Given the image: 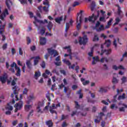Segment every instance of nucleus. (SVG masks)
Instances as JSON below:
<instances>
[{"label":"nucleus","instance_id":"1","mask_svg":"<svg viewBox=\"0 0 127 127\" xmlns=\"http://www.w3.org/2000/svg\"><path fill=\"white\" fill-rule=\"evenodd\" d=\"M24 109L26 112H30L27 118L28 120H29L30 116H33V112H34V111L32 110V105L28 104L26 105L24 107Z\"/></svg>","mask_w":127,"mask_h":127},{"label":"nucleus","instance_id":"2","mask_svg":"<svg viewBox=\"0 0 127 127\" xmlns=\"http://www.w3.org/2000/svg\"><path fill=\"white\" fill-rule=\"evenodd\" d=\"M78 41L80 45H86L87 42H88V38L86 35H84L82 38L79 37Z\"/></svg>","mask_w":127,"mask_h":127},{"label":"nucleus","instance_id":"3","mask_svg":"<svg viewBox=\"0 0 127 127\" xmlns=\"http://www.w3.org/2000/svg\"><path fill=\"white\" fill-rule=\"evenodd\" d=\"M97 18H98V16H95L94 14H92V16H89V18H85L84 22L85 23L88 22V21L95 22V20H97Z\"/></svg>","mask_w":127,"mask_h":127},{"label":"nucleus","instance_id":"4","mask_svg":"<svg viewBox=\"0 0 127 127\" xmlns=\"http://www.w3.org/2000/svg\"><path fill=\"white\" fill-rule=\"evenodd\" d=\"M63 62L68 66V69H72V70H75V67H76V65L75 64H73L71 65V63L70 61L66 59H64L63 60Z\"/></svg>","mask_w":127,"mask_h":127},{"label":"nucleus","instance_id":"5","mask_svg":"<svg viewBox=\"0 0 127 127\" xmlns=\"http://www.w3.org/2000/svg\"><path fill=\"white\" fill-rule=\"evenodd\" d=\"M14 66H15V70H16V75L17 76H20V72H21L20 68L17 66L16 64H15V63H13V64L10 65V67H11V68H13V67Z\"/></svg>","mask_w":127,"mask_h":127},{"label":"nucleus","instance_id":"6","mask_svg":"<svg viewBox=\"0 0 127 127\" xmlns=\"http://www.w3.org/2000/svg\"><path fill=\"white\" fill-rule=\"evenodd\" d=\"M14 107L15 108V113L17 112V111H19V110H21V109L23 107V102H22V101H20L19 102L16 103L14 105Z\"/></svg>","mask_w":127,"mask_h":127},{"label":"nucleus","instance_id":"7","mask_svg":"<svg viewBox=\"0 0 127 127\" xmlns=\"http://www.w3.org/2000/svg\"><path fill=\"white\" fill-rule=\"evenodd\" d=\"M43 107H44V102H39L37 107V111L38 113H40V114H42V113H43V111L41 110V108Z\"/></svg>","mask_w":127,"mask_h":127},{"label":"nucleus","instance_id":"8","mask_svg":"<svg viewBox=\"0 0 127 127\" xmlns=\"http://www.w3.org/2000/svg\"><path fill=\"white\" fill-rule=\"evenodd\" d=\"M48 52L49 54H50L51 56L52 55H54V57H56V56H58V52H57V51L52 49L51 48L48 49Z\"/></svg>","mask_w":127,"mask_h":127},{"label":"nucleus","instance_id":"9","mask_svg":"<svg viewBox=\"0 0 127 127\" xmlns=\"http://www.w3.org/2000/svg\"><path fill=\"white\" fill-rule=\"evenodd\" d=\"M119 106L121 107L119 108L120 112H125V111H126V109L127 108V105H126L125 103H123L122 102H120L119 103Z\"/></svg>","mask_w":127,"mask_h":127},{"label":"nucleus","instance_id":"10","mask_svg":"<svg viewBox=\"0 0 127 127\" xmlns=\"http://www.w3.org/2000/svg\"><path fill=\"white\" fill-rule=\"evenodd\" d=\"M5 25H3L0 26V34L2 36V40L3 41L5 40V37L3 35V32H4V27Z\"/></svg>","mask_w":127,"mask_h":127},{"label":"nucleus","instance_id":"11","mask_svg":"<svg viewBox=\"0 0 127 127\" xmlns=\"http://www.w3.org/2000/svg\"><path fill=\"white\" fill-rule=\"evenodd\" d=\"M8 10L7 9H5L4 11L0 15V19L1 20H3L4 17L6 16V15H8Z\"/></svg>","mask_w":127,"mask_h":127},{"label":"nucleus","instance_id":"12","mask_svg":"<svg viewBox=\"0 0 127 127\" xmlns=\"http://www.w3.org/2000/svg\"><path fill=\"white\" fill-rule=\"evenodd\" d=\"M105 116L103 112L100 113L97 117V119H95L94 122L96 124H99L101 122V120H102V117Z\"/></svg>","mask_w":127,"mask_h":127},{"label":"nucleus","instance_id":"13","mask_svg":"<svg viewBox=\"0 0 127 127\" xmlns=\"http://www.w3.org/2000/svg\"><path fill=\"white\" fill-rule=\"evenodd\" d=\"M92 59H93V61L92 62V65H96L97 62H101V60H100V58L98 56L93 57Z\"/></svg>","mask_w":127,"mask_h":127},{"label":"nucleus","instance_id":"14","mask_svg":"<svg viewBox=\"0 0 127 127\" xmlns=\"http://www.w3.org/2000/svg\"><path fill=\"white\" fill-rule=\"evenodd\" d=\"M6 79H7V74L6 73L4 74L2 76H0V81L3 83L6 82Z\"/></svg>","mask_w":127,"mask_h":127},{"label":"nucleus","instance_id":"15","mask_svg":"<svg viewBox=\"0 0 127 127\" xmlns=\"http://www.w3.org/2000/svg\"><path fill=\"white\" fill-rule=\"evenodd\" d=\"M116 6H117L118 8V15H119V16H120V17H123V16H124V13H123V11H122V10H121V7L120 6V5H119V4H117Z\"/></svg>","mask_w":127,"mask_h":127},{"label":"nucleus","instance_id":"16","mask_svg":"<svg viewBox=\"0 0 127 127\" xmlns=\"http://www.w3.org/2000/svg\"><path fill=\"white\" fill-rule=\"evenodd\" d=\"M56 109H57V107L55 105V104H53L52 106L50 107V112L51 114H57L56 111H55Z\"/></svg>","mask_w":127,"mask_h":127},{"label":"nucleus","instance_id":"17","mask_svg":"<svg viewBox=\"0 0 127 127\" xmlns=\"http://www.w3.org/2000/svg\"><path fill=\"white\" fill-rule=\"evenodd\" d=\"M70 46H66L64 48V49H67V53H68V55L70 57L69 59L72 60V53L71 52V48H70Z\"/></svg>","mask_w":127,"mask_h":127},{"label":"nucleus","instance_id":"18","mask_svg":"<svg viewBox=\"0 0 127 127\" xmlns=\"http://www.w3.org/2000/svg\"><path fill=\"white\" fill-rule=\"evenodd\" d=\"M99 93H107L108 92V87H101L98 90Z\"/></svg>","mask_w":127,"mask_h":127},{"label":"nucleus","instance_id":"19","mask_svg":"<svg viewBox=\"0 0 127 127\" xmlns=\"http://www.w3.org/2000/svg\"><path fill=\"white\" fill-rule=\"evenodd\" d=\"M82 16H79V23H78L77 24V25H76V28L77 29V30H80V29H81V24L82 23Z\"/></svg>","mask_w":127,"mask_h":127},{"label":"nucleus","instance_id":"20","mask_svg":"<svg viewBox=\"0 0 127 127\" xmlns=\"http://www.w3.org/2000/svg\"><path fill=\"white\" fill-rule=\"evenodd\" d=\"M40 44H41V45H45L46 44V38L40 37Z\"/></svg>","mask_w":127,"mask_h":127},{"label":"nucleus","instance_id":"21","mask_svg":"<svg viewBox=\"0 0 127 127\" xmlns=\"http://www.w3.org/2000/svg\"><path fill=\"white\" fill-rule=\"evenodd\" d=\"M99 47V45L95 44L93 47H92L91 49V52L88 53L89 56H90V57H92L93 56V52H94V49L95 47Z\"/></svg>","mask_w":127,"mask_h":127},{"label":"nucleus","instance_id":"22","mask_svg":"<svg viewBox=\"0 0 127 127\" xmlns=\"http://www.w3.org/2000/svg\"><path fill=\"white\" fill-rule=\"evenodd\" d=\"M112 52V50L109 49V50H105L104 51H102V53H101V55L102 56L104 53H105L106 55H109V54H111Z\"/></svg>","mask_w":127,"mask_h":127},{"label":"nucleus","instance_id":"23","mask_svg":"<svg viewBox=\"0 0 127 127\" xmlns=\"http://www.w3.org/2000/svg\"><path fill=\"white\" fill-rule=\"evenodd\" d=\"M33 58H34L35 60L34 61V65L35 66L37 64H38V62H39V60L40 59V57H39V56L38 57H36L35 58H32V59H33Z\"/></svg>","mask_w":127,"mask_h":127},{"label":"nucleus","instance_id":"24","mask_svg":"<svg viewBox=\"0 0 127 127\" xmlns=\"http://www.w3.org/2000/svg\"><path fill=\"white\" fill-rule=\"evenodd\" d=\"M46 126H48V127H53V122L52 120H49L46 122Z\"/></svg>","mask_w":127,"mask_h":127},{"label":"nucleus","instance_id":"25","mask_svg":"<svg viewBox=\"0 0 127 127\" xmlns=\"http://www.w3.org/2000/svg\"><path fill=\"white\" fill-rule=\"evenodd\" d=\"M62 20H63V16L59 17L55 19V21H56L57 23L59 24H61Z\"/></svg>","mask_w":127,"mask_h":127},{"label":"nucleus","instance_id":"26","mask_svg":"<svg viewBox=\"0 0 127 127\" xmlns=\"http://www.w3.org/2000/svg\"><path fill=\"white\" fill-rule=\"evenodd\" d=\"M6 0V5L8 9H10V4H11V1L10 0Z\"/></svg>","mask_w":127,"mask_h":127},{"label":"nucleus","instance_id":"27","mask_svg":"<svg viewBox=\"0 0 127 127\" xmlns=\"http://www.w3.org/2000/svg\"><path fill=\"white\" fill-rule=\"evenodd\" d=\"M53 27V24H52V22H49L47 25V28H48V29H49V31H51V29H52Z\"/></svg>","mask_w":127,"mask_h":127},{"label":"nucleus","instance_id":"28","mask_svg":"<svg viewBox=\"0 0 127 127\" xmlns=\"http://www.w3.org/2000/svg\"><path fill=\"white\" fill-rule=\"evenodd\" d=\"M100 62H101V63H104V62H106V63H108V62H109V59L106 57H103L101 59Z\"/></svg>","mask_w":127,"mask_h":127},{"label":"nucleus","instance_id":"29","mask_svg":"<svg viewBox=\"0 0 127 127\" xmlns=\"http://www.w3.org/2000/svg\"><path fill=\"white\" fill-rule=\"evenodd\" d=\"M26 64L28 69H31L32 68V65H31V63H30V61H27Z\"/></svg>","mask_w":127,"mask_h":127},{"label":"nucleus","instance_id":"30","mask_svg":"<svg viewBox=\"0 0 127 127\" xmlns=\"http://www.w3.org/2000/svg\"><path fill=\"white\" fill-rule=\"evenodd\" d=\"M126 99V94L123 93L122 95H120L118 98V101L120 100H125Z\"/></svg>","mask_w":127,"mask_h":127},{"label":"nucleus","instance_id":"31","mask_svg":"<svg viewBox=\"0 0 127 127\" xmlns=\"http://www.w3.org/2000/svg\"><path fill=\"white\" fill-rule=\"evenodd\" d=\"M7 111H12L13 110V107L9 104H7V106L5 107Z\"/></svg>","mask_w":127,"mask_h":127},{"label":"nucleus","instance_id":"32","mask_svg":"<svg viewBox=\"0 0 127 127\" xmlns=\"http://www.w3.org/2000/svg\"><path fill=\"white\" fill-rule=\"evenodd\" d=\"M12 90H13L14 95H16V91H19V88L17 86H14L12 88Z\"/></svg>","mask_w":127,"mask_h":127},{"label":"nucleus","instance_id":"33","mask_svg":"<svg viewBox=\"0 0 127 127\" xmlns=\"http://www.w3.org/2000/svg\"><path fill=\"white\" fill-rule=\"evenodd\" d=\"M40 71H36L35 74V78L36 80H37L38 79L39 77H40Z\"/></svg>","mask_w":127,"mask_h":127},{"label":"nucleus","instance_id":"34","mask_svg":"<svg viewBox=\"0 0 127 127\" xmlns=\"http://www.w3.org/2000/svg\"><path fill=\"white\" fill-rule=\"evenodd\" d=\"M112 21H113V19L111 18L108 22L107 25L105 26V28L108 29L110 28V26L112 25Z\"/></svg>","mask_w":127,"mask_h":127},{"label":"nucleus","instance_id":"35","mask_svg":"<svg viewBox=\"0 0 127 127\" xmlns=\"http://www.w3.org/2000/svg\"><path fill=\"white\" fill-rule=\"evenodd\" d=\"M75 103V108L76 110H79L80 109V105L77 101H74Z\"/></svg>","mask_w":127,"mask_h":127},{"label":"nucleus","instance_id":"36","mask_svg":"<svg viewBox=\"0 0 127 127\" xmlns=\"http://www.w3.org/2000/svg\"><path fill=\"white\" fill-rule=\"evenodd\" d=\"M34 18L35 21H37V22H38L40 24H44V22L43 21L37 19L36 17H35Z\"/></svg>","mask_w":127,"mask_h":127},{"label":"nucleus","instance_id":"37","mask_svg":"<svg viewBox=\"0 0 127 127\" xmlns=\"http://www.w3.org/2000/svg\"><path fill=\"white\" fill-rule=\"evenodd\" d=\"M116 22L114 23V25H117V24H119V23L121 21V19L119 17H117L115 19Z\"/></svg>","mask_w":127,"mask_h":127},{"label":"nucleus","instance_id":"38","mask_svg":"<svg viewBox=\"0 0 127 127\" xmlns=\"http://www.w3.org/2000/svg\"><path fill=\"white\" fill-rule=\"evenodd\" d=\"M104 44H106L107 47H109L110 45H111V40H107L105 41V43Z\"/></svg>","mask_w":127,"mask_h":127},{"label":"nucleus","instance_id":"39","mask_svg":"<svg viewBox=\"0 0 127 127\" xmlns=\"http://www.w3.org/2000/svg\"><path fill=\"white\" fill-rule=\"evenodd\" d=\"M112 83H113V84H118V83H119V80L116 79L115 77H113Z\"/></svg>","mask_w":127,"mask_h":127},{"label":"nucleus","instance_id":"40","mask_svg":"<svg viewBox=\"0 0 127 127\" xmlns=\"http://www.w3.org/2000/svg\"><path fill=\"white\" fill-rule=\"evenodd\" d=\"M95 2L93 1L90 6V8L92 11L94 10V9L95 8Z\"/></svg>","mask_w":127,"mask_h":127},{"label":"nucleus","instance_id":"41","mask_svg":"<svg viewBox=\"0 0 127 127\" xmlns=\"http://www.w3.org/2000/svg\"><path fill=\"white\" fill-rule=\"evenodd\" d=\"M121 80L122 81V84L126 83V82H127V77L123 76L121 78Z\"/></svg>","mask_w":127,"mask_h":127},{"label":"nucleus","instance_id":"42","mask_svg":"<svg viewBox=\"0 0 127 127\" xmlns=\"http://www.w3.org/2000/svg\"><path fill=\"white\" fill-rule=\"evenodd\" d=\"M104 25H101L98 29H96V30L97 31H102V30H104Z\"/></svg>","mask_w":127,"mask_h":127},{"label":"nucleus","instance_id":"43","mask_svg":"<svg viewBox=\"0 0 127 127\" xmlns=\"http://www.w3.org/2000/svg\"><path fill=\"white\" fill-rule=\"evenodd\" d=\"M69 27H70V24L69 23H66V27L65 29V31L66 32L68 31V29H69Z\"/></svg>","mask_w":127,"mask_h":127},{"label":"nucleus","instance_id":"44","mask_svg":"<svg viewBox=\"0 0 127 127\" xmlns=\"http://www.w3.org/2000/svg\"><path fill=\"white\" fill-rule=\"evenodd\" d=\"M99 41V37L97 35H94V37L93 38V41Z\"/></svg>","mask_w":127,"mask_h":127},{"label":"nucleus","instance_id":"45","mask_svg":"<svg viewBox=\"0 0 127 127\" xmlns=\"http://www.w3.org/2000/svg\"><path fill=\"white\" fill-rule=\"evenodd\" d=\"M90 83V81L89 80H85L84 82H83L82 84L84 86H86V85H88Z\"/></svg>","mask_w":127,"mask_h":127},{"label":"nucleus","instance_id":"46","mask_svg":"<svg viewBox=\"0 0 127 127\" xmlns=\"http://www.w3.org/2000/svg\"><path fill=\"white\" fill-rule=\"evenodd\" d=\"M113 45L117 49V47H118V44H117V40L114 39V41L113 42Z\"/></svg>","mask_w":127,"mask_h":127},{"label":"nucleus","instance_id":"47","mask_svg":"<svg viewBox=\"0 0 127 127\" xmlns=\"http://www.w3.org/2000/svg\"><path fill=\"white\" fill-rule=\"evenodd\" d=\"M27 92H28V89L27 88H24V89L23 91V94L24 95H27Z\"/></svg>","mask_w":127,"mask_h":127},{"label":"nucleus","instance_id":"48","mask_svg":"<svg viewBox=\"0 0 127 127\" xmlns=\"http://www.w3.org/2000/svg\"><path fill=\"white\" fill-rule=\"evenodd\" d=\"M29 100H35V96H34V95H30V96L29 97Z\"/></svg>","mask_w":127,"mask_h":127},{"label":"nucleus","instance_id":"49","mask_svg":"<svg viewBox=\"0 0 127 127\" xmlns=\"http://www.w3.org/2000/svg\"><path fill=\"white\" fill-rule=\"evenodd\" d=\"M19 1L22 3V4H24L25 3H27V0H19Z\"/></svg>","mask_w":127,"mask_h":127},{"label":"nucleus","instance_id":"50","mask_svg":"<svg viewBox=\"0 0 127 127\" xmlns=\"http://www.w3.org/2000/svg\"><path fill=\"white\" fill-rule=\"evenodd\" d=\"M112 68L114 70H119V66H117V65H114L112 66Z\"/></svg>","mask_w":127,"mask_h":127},{"label":"nucleus","instance_id":"51","mask_svg":"<svg viewBox=\"0 0 127 127\" xmlns=\"http://www.w3.org/2000/svg\"><path fill=\"white\" fill-rule=\"evenodd\" d=\"M19 54L20 55H22V54H23V52H22V49H21V48H19Z\"/></svg>","mask_w":127,"mask_h":127},{"label":"nucleus","instance_id":"52","mask_svg":"<svg viewBox=\"0 0 127 127\" xmlns=\"http://www.w3.org/2000/svg\"><path fill=\"white\" fill-rule=\"evenodd\" d=\"M87 102L88 103H94V101H93L90 97L87 98Z\"/></svg>","mask_w":127,"mask_h":127},{"label":"nucleus","instance_id":"53","mask_svg":"<svg viewBox=\"0 0 127 127\" xmlns=\"http://www.w3.org/2000/svg\"><path fill=\"white\" fill-rule=\"evenodd\" d=\"M79 69H80V66H79L78 65H76L75 69L76 73H79Z\"/></svg>","mask_w":127,"mask_h":127},{"label":"nucleus","instance_id":"54","mask_svg":"<svg viewBox=\"0 0 127 127\" xmlns=\"http://www.w3.org/2000/svg\"><path fill=\"white\" fill-rule=\"evenodd\" d=\"M48 7H46V6H44L43 7V10L44 11H45L46 12H48Z\"/></svg>","mask_w":127,"mask_h":127},{"label":"nucleus","instance_id":"55","mask_svg":"<svg viewBox=\"0 0 127 127\" xmlns=\"http://www.w3.org/2000/svg\"><path fill=\"white\" fill-rule=\"evenodd\" d=\"M43 4H44L45 5H48V6L49 7V2L46 0L43 2Z\"/></svg>","mask_w":127,"mask_h":127},{"label":"nucleus","instance_id":"56","mask_svg":"<svg viewBox=\"0 0 127 127\" xmlns=\"http://www.w3.org/2000/svg\"><path fill=\"white\" fill-rule=\"evenodd\" d=\"M5 114L8 115V116H10L11 115V111L9 110L8 111L5 112Z\"/></svg>","mask_w":127,"mask_h":127},{"label":"nucleus","instance_id":"57","mask_svg":"<svg viewBox=\"0 0 127 127\" xmlns=\"http://www.w3.org/2000/svg\"><path fill=\"white\" fill-rule=\"evenodd\" d=\"M61 62H55V65H56L57 66H61Z\"/></svg>","mask_w":127,"mask_h":127},{"label":"nucleus","instance_id":"58","mask_svg":"<svg viewBox=\"0 0 127 127\" xmlns=\"http://www.w3.org/2000/svg\"><path fill=\"white\" fill-rule=\"evenodd\" d=\"M12 126H16L17 125V120H15L12 122Z\"/></svg>","mask_w":127,"mask_h":127},{"label":"nucleus","instance_id":"59","mask_svg":"<svg viewBox=\"0 0 127 127\" xmlns=\"http://www.w3.org/2000/svg\"><path fill=\"white\" fill-rule=\"evenodd\" d=\"M53 73H55L57 75H59V72H58V71H57V70L56 69H54L53 70Z\"/></svg>","mask_w":127,"mask_h":127},{"label":"nucleus","instance_id":"60","mask_svg":"<svg viewBox=\"0 0 127 127\" xmlns=\"http://www.w3.org/2000/svg\"><path fill=\"white\" fill-rule=\"evenodd\" d=\"M121 69V70H125V67H124V66L120 65L119 66H118V69Z\"/></svg>","mask_w":127,"mask_h":127},{"label":"nucleus","instance_id":"61","mask_svg":"<svg viewBox=\"0 0 127 127\" xmlns=\"http://www.w3.org/2000/svg\"><path fill=\"white\" fill-rule=\"evenodd\" d=\"M77 5H79V2H74L72 5V6H77Z\"/></svg>","mask_w":127,"mask_h":127},{"label":"nucleus","instance_id":"62","mask_svg":"<svg viewBox=\"0 0 127 127\" xmlns=\"http://www.w3.org/2000/svg\"><path fill=\"white\" fill-rule=\"evenodd\" d=\"M27 44H30V43H31V40L30 39V38H29V37H27Z\"/></svg>","mask_w":127,"mask_h":127},{"label":"nucleus","instance_id":"63","mask_svg":"<svg viewBox=\"0 0 127 127\" xmlns=\"http://www.w3.org/2000/svg\"><path fill=\"white\" fill-rule=\"evenodd\" d=\"M40 33L41 35H43L45 33V29H42L40 30Z\"/></svg>","mask_w":127,"mask_h":127},{"label":"nucleus","instance_id":"64","mask_svg":"<svg viewBox=\"0 0 127 127\" xmlns=\"http://www.w3.org/2000/svg\"><path fill=\"white\" fill-rule=\"evenodd\" d=\"M41 66L42 68H45V62H43L41 64Z\"/></svg>","mask_w":127,"mask_h":127}]
</instances>
